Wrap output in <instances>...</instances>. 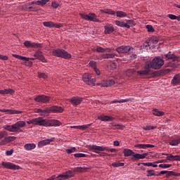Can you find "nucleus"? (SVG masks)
<instances>
[{
    "label": "nucleus",
    "mask_w": 180,
    "mask_h": 180,
    "mask_svg": "<svg viewBox=\"0 0 180 180\" xmlns=\"http://www.w3.org/2000/svg\"><path fill=\"white\" fill-rule=\"evenodd\" d=\"M164 65V60L161 57H155L152 61H147L145 63L144 70H139V75H148L151 72V68L153 70H160Z\"/></svg>",
    "instance_id": "nucleus-1"
},
{
    "label": "nucleus",
    "mask_w": 180,
    "mask_h": 180,
    "mask_svg": "<svg viewBox=\"0 0 180 180\" xmlns=\"http://www.w3.org/2000/svg\"><path fill=\"white\" fill-rule=\"evenodd\" d=\"M123 154L124 157L131 156V161H139V160H144V158L147 157V153H143L142 155L140 153L134 154V152H133V150L127 148L124 149Z\"/></svg>",
    "instance_id": "nucleus-2"
},
{
    "label": "nucleus",
    "mask_w": 180,
    "mask_h": 180,
    "mask_svg": "<svg viewBox=\"0 0 180 180\" xmlns=\"http://www.w3.org/2000/svg\"><path fill=\"white\" fill-rule=\"evenodd\" d=\"M52 55L54 56V57H60V58H71V54L61 49H53L52 51Z\"/></svg>",
    "instance_id": "nucleus-3"
},
{
    "label": "nucleus",
    "mask_w": 180,
    "mask_h": 180,
    "mask_svg": "<svg viewBox=\"0 0 180 180\" xmlns=\"http://www.w3.org/2000/svg\"><path fill=\"white\" fill-rule=\"evenodd\" d=\"M116 51L120 54H130V53H133V47L130 46H122L117 48Z\"/></svg>",
    "instance_id": "nucleus-4"
},
{
    "label": "nucleus",
    "mask_w": 180,
    "mask_h": 180,
    "mask_svg": "<svg viewBox=\"0 0 180 180\" xmlns=\"http://www.w3.org/2000/svg\"><path fill=\"white\" fill-rule=\"evenodd\" d=\"M82 19H84V20H88L89 22H99V20L96 18V15L94 13H90L89 15L80 13Z\"/></svg>",
    "instance_id": "nucleus-5"
},
{
    "label": "nucleus",
    "mask_w": 180,
    "mask_h": 180,
    "mask_svg": "<svg viewBox=\"0 0 180 180\" xmlns=\"http://www.w3.org/2000/svg\"><path fill=\"white\" fill-rule=\"evenodd\" d=\"M82 79L84 82L87 84V85H91V86H95V82L96 79L92 78V76L90 74L86 73L83 75Z\"/></svg>",
    "instance_id": "nucleus-6"
},
{
    "label": "nucleus",
    "mask_w": 180,
    "mask_h": 180,
    "mask_svg": "<svg viewBox=\"0 0 180 180\" xmlns=\"http://www.w3.org/2000/svg\"><path fill=\"white\" fill-rule=\"evenodd\" d=\"M50 99H51V97L49 96L38 95L34 98V101L39 103H49V102H50Z\"/></svg>",
    "instance_id": "nucleus-7"
},
{
    "label": "nucleus",
    "mask_w": 180,
    "mask_h": 180,
    "mask_svg": "<svg viewBox=\"0 0 180 180\" xmlns=\"http://www.w3.org/2000/svg\"><path fill=\"white\" fill-rule=\"evenodd\" d=\"M74 176V172L72 171L69 170L67 171L66 172H63L61 174H59L57 177V180H64V179H68L70 178H72Z\"/></svg>",
    "instance_id": "nucleus-8"
},
{
    "label": "nucleus",
    "mask_w": 180,
    "mask_h": 180,
    "mask_svg": "<svg viewBox=\"0 0 180 180\" xmlns=\"http://www.w3.org/2000/svg\"><path fill=\"white\" fill-rule=\"evenodd\" d=\"M1 165L6 169H20L19 165H16L11 162H2Z\"/></svg>",
    "instance_id": "nucleus-9"
},
{
    "label": "nucleus",
    "mask_w": 180,
    "mask_h": 180,
    "mask_svg": "<svg viewBox=\"0 0 180 180\" xmlns=\"http://www.w3.org/2000/svg\"><path fill=\"white\" fill-rule=\"evenodd\" d=\"M34 124L37 126H44L46 127L49 126V121L47 120L43 119V117L34 118Z\"/></svg>",
    "instance_id": "nucleus-10"
},
{
    "label": "nucleus",
    "mask_w": 180,
    "mask_h": 180,
    "mask_svg": "<svg viewBox=\"0 0 180 180\" xmlns=\"http://www.w3.org/2000/svg\"><path fill=\"white\" fill-rule=\"evenodd\" d=\"M13 124H14V127L15 129L16 133H23V131L21 129L22 127H25L26 126L25 122L18 121Z\"/></svg>",
    "instance_id": "nucleus-11"
},
{
    "label": "nucleus",
    "mask_w": 180,
    "mask_h": 180,
    "mask_svg": "<svg viewBox=\"0 0 180 180\" xmlns=\"http://www.w3.org/2000/svg\"><path fill=\"white\" fill-rule=\"evenodd\" d=\"M34 57H35L37 60L41 61V63H47V59L44 58V56H43V52L41 51H37L34 54Z\"/></svg>",
    "instance_id": "nucleus-12"
},
{
    "label": "nucleus",
    "mask_w": 180,
    "mask_h": 180,
    "mask_svg": "<svg viewBox=\"0 0 180 180\" xmlns=\"http://www.w3.org/2000/svg\"><path fill=\"white\" fill-rule=\"evenodd\" d=\"M50 113L52 112L53 113H63L64 112V108L61 106L58 105H53L49 108Z\"/></svg>",
    "instance_id": "nucleus-13"
},
{
    "label": "nucleus",
    "mask_w": 180,
    "mask_h": 180,
    "mask_svg": "<svg viewBox=\"0 0 180 180\" xmlns=\"http://www.w3.org/2000/svg\"><path fill=\"white\" fill-rule=\"evenodd\" d=\"M0 112L6 113L7 115H20V113H23V112L20 110L9 109H1L0 110Z\"/></svg>",
    "instance_id": "nucleus-14"
},
{
    "label": "nucleus",
    "mask_w": 180,
    "mask_h": 180,
    "mask_svg": "<svg viewBox=\"0 0 180 180\" xmlns=\"http://www.w3.org/2000/svg\"><path fill=\"white\" fill-rule=\"evenodd\" d=\"M72 105L73 106H78V105H80V103H82V98L76 96V97H72L71 99L69 100Z\"/></svg>",
    "instance_id": "nucleus-15"
},
{
    "label": "nucleus",
    "mask_w": 180,
    "mask_h": 180,
    "mask_svg": "<svg viewBox=\"0 0 180 180\" xmlns=\"http://www.w3.org/2000/svg\"><path fill=\"white\" fill-rule=\"evenodd\" d=\"M35 113H39L40 116H47L50 114V108L42 110L40 108L35 109Z\"/></svg>",
    "instance_id": "nucleus-16"
},
{
    "label": "nucleus",
    "mask_w": 180,
    "mask_h": 180,
    "mask_svg": "<svg viewBox=\"0 0 180 180\" xmlns=\"http://www.w3.org/2000/svg\"><path fill=\"white\" fill-rule=\"evenodd\" d=\"M24 46H25V47H32L33 49H34L36 47L37 48L41 47V44H37V43L32 42L30 41H25L24 42Z\"/></svg>",
    "instance_id": "nucleus-17"
},
{
    "label": "nucleus",
    "mask_w": 180,
    "mask_h": 180,
    "mask_svg": "<svg viewBox=\"0 0 180 180\" xmlns=\"http://www.w3.org/2000/svg\"><path fill=\"white\" fill-rule=\"evenodd\" d=\"M158 43V37L156 36H153L149 38V41H146L145 44V47H148V46H151V44H157Z\"/></svg>",
    "instance_id": "nucleus-18"
},
{
    "label": "nucleus",
    "mask_w": 180,
    "mask_h": 180,
    "mask_svg": "<svg viewBox=\"0 0 180 180\" xmlns=\"http://www.w3.org/2000/svg\"><path fill=\"white\" fill-rule=\"evenodd\" d=\"M90 150H93L94 153L99 154V151H105V148L103 146H98L96 145H91L89 146Z\"/></svg>",
    "instance_id": "nucleus-19"
},
{
    "label": "nucleus",
    "mask_w": 180,
    "mask_h": 180,
    "mask_svg": "<svg viewBox=\"0 0 180 180\" xmlns=\"http://www.w3.org/2000/svg\"><path fill=\"white\" fill-rule=\"evenodd\" d=\"M54 139H55V138H51L50 139L42 140V141L39 142L38 146L39 148H41V147H44V146H47V144H50V143H51V141H54Z\"/></svg>",
    "instance_id": "nucleus-20"
},
{
    "label": "nucleus",
    "mask_w": 180,
    "mask_h": 180,
    "mask_svg": "<svg viewBox=\"0 0 180 180\" xmlns=\"http://www.w3.org/2000/svg\"><path fill=\"white\" fill-rule=\"evenodd\" d=\"M15 140H16L15 136H6L3 139V143L4 146H6V144H9V143H12V141H15Z\"/></svg>",
    "instance_id": "nucleus-21"
},
{
    "label": "nucleus",
    "mask_w": 180,
    "mask_h": 180,
    "mask_svg": "<svg viewBox=\"0 0 180 180\" xmlns=\"http://www.w3.org/2000/svg\"><path fill=\"white\" fill-rule=\"evenodd\" d=\"M172 85H179L180 84V74H176L174 76L171 81Z\"/></svg>",
    "instance_id": "nucleus-22"
},
{
    "label": "nucleus",
    "mask_w": 180,
    "mask_h": 180,
    "mask_svg": "<svg viewBox=\"0 0 180 180\" xmlns=\"http://www.w3.org/2000/svg\"><path fill=\"white\" fill-rule=\"evenodd\" d=\"M165 58L166 60H172V61H178V57L175 54H172L171 52H169L165 55Z\"/></svg>",
    "instance_id": "nucleus-23"
},
{
    "label": "nucleus",
    "mask_w": 180,
    "mask_h": 180,
    "mask_svg": "<svg viewBox=\"0 0 180 180\" xmlns=\"http://www.w3.org/2000/svg\"><path fill=\"white\" fill-rule=\"evenodd\" d=\"M112 84H113V81L112 79H109L107 81H103L102 83H97V85L101 86L102 88L105 86H111Z\"/></svg>",
    "instance_id": "nucleus-24"
},
{
    "label": "nucleus",
    "mask_w": 180,
    "mask_h": 180,
    "mask_svg": "<svg viewBox=\"0 0 180 180\" xmlns=\"http://www.w3.org/2000/svg\"><path fill=\"white\" fill-rule=\"evenodd\" d=\"M4 130L10 131L11 133H16V129L15 128L14 124H13L12 125H4Z\"/></svg>",
    "instance_id": "nucleus-25"
},
{
    "label": "nucleus",
    "mask_w": 180,
    "mask_h": 180,
    "mask_svg": "<svg viewBox=\"0 0 180 180\" xmlns=\"http://www.w3.org/2000/svg\"><path fill=\"white\" fill-rule=\"evenodd\" d=\"M50 0H41L37 1H32L31 5H39L40 6H44L47 2H49Z\"/></svg>",
    "instance_id": "nucleus-26"
},
{
    "label": "nucleus",
    "mask_w": 180,
    "mask_h": 180,
    "mask_svg": "<svg viewBox=\"0 0 180 180\" xmlns=\"http://www.w3.org/2000/svg\"><path fill=\"white\" fill-rule=\"evenodd\" d=\"M24 148L27 151H31V150H34L36 148V144H34V143H26L24 146Z\"/></svg>",
    "instance_id": "nucleus-27"
},
{
    "label": "nucleus",
    "mask_w": 180,
    "mask_h": 180,
    "mask_svg": "<svg viewBox=\"0 0 180 180\" xmlns=\"http://www.w3.org/2000/svg\"><path fill=\"white\" fill-rule=\"evenodd\" d=\"M135 25L136 23L133 20H127L124 27H127V29H130V27H133V26H134Z\"/></svg>",
    "instance_id": "nucleus-28"
},
{
    "label": "nucleus",
    "mask_w": 180,
    "mask_h": 180,
    "mask_svg": "<svg viewBox=\"0 0 180 180\" xmlns=\"http://www.w3.org/2000/svg\"><path fill=\"white\" fill-rule=\"evenodd\" d=\"M135 147H136L137 148H153L154 147V145H151V144H136L135 145Z\"/></svg>",
    "instance_id": "nucleus-29"
},
{
    "label": "nucleus",
    "mask_w": 180,
    "mask_h": 180,
    "mask_svg": "<svg viewBox=\"0 0 180 180\" xmlns=\"http://www.w3.org/2000/svg\"><path fill=\"white\" fill-rule=\"evenodd\" d=\"M49 125H47V127L53 126L56 127L57 126H60L61 122L57 120H51L50 122H49Z\"/></svg>",
    "instance_id": "nucleus-30"
},
{
    "label": "nucleus",
    "mask_w": 180,
    "mask_h": 180,
    "mask_svg": "<svg viewBox=\"0 0 180 180\" xmlns=\"http://www.w3.org/2000/svg\"><path fill=\"white\" fill-rule=\"evenodd\" d=\"M153 115H154V116H164L165 115V112H162V111H160L158 110V109L155 108L153 110Z\"/></svg>",
    "instance_id": "nucleus-31"
},
{
    "label": "nucleus",
    "mask_w": 180,
    "mask_h": 180,
    "mask_svg": "<svg viewBox=\"0 0 180 180\" xmlns=\"http://www.w3.org/2000/svg\"><path fill=\"white\" fill-rule=\"evenodd\" d=\"M115 13H116V16L117 18H126L127 16V13H126V12L124 11H117L113 12V15H115Z\"/></svg>",
    "instance_id": "nucleus-32"
},
{
    "label": "nucleus",
    "mask_w": 180,
    "mask_h": 180,
    "mask_svg": "<svg viewBox=\"0 0 180 180\" xmlns=\"http://www.w3.org/2000/svg\"><path fill=\"white\" fill-rule=\"evenodd\" d=\"M98 119L102 122H110V120H112V117L108 115H101Z\"/></svg>",
    "instance_id": "nucleus-33"
},
{
    "label": "nucleus",
    "mask_w": 180,
    "mask_h": 180,
    "mask_svg": "<svg viewBox=\"0 0 180 180\" xmlns=\"http://www.w3.org/2000/svg\"><path fill=\"white\" fill-rule=\"evenodd\" d=\"M96 50L97 53H109V51H110V49H103L101 46H97Z\"/></svg>",
    "instance_id": "nucleus-34"
},
{
    "label": "nucleus",
    "mask_w": 180,
    "mask_h": 180,
    "mask_svg": "<svg viewBox=\"0 0 180 180\" xmlns=\"http://www.w3.org/2000/svg\"><path fill=\"white\" fill-rule=\"evenodd\" d=\"M147 174L146 176H157V174H155V171L154 169H148L146 170Z\"/></svg>",
    "instance_id": "nucleus-35"
},
{
    "label": "nucleus",
    "mask_w": 180,
    "mask_h": 180,
    "mask_svg": "<svg viewBox=\"0 0 180 180\" xmlns=\"http://www.w3.org/2000/svg\"><path fill=\"white\" fill-rule=\"evenodd\" d=\"M105 33L108 34H110V33H112L113 32V27L110 26V25H106L105 27Z\"/></svg>",
    "instance_id": "nucleus-36"
},
{
    "label": "nucleus",
    "mask_w": 180,
    "mask_h": 180,
    "mask_svg": "<svg viewBox=\"0 0 180 180\" xmlns=\"http://www.w3.org/2000/svg\"><path fill=\"white\" fill-rule=\"evenodd\" d=\"M13 57H15V58H18V60H23L24 61H29V60H30L29 58L21 56L16 54H13Z\"/></svg>",
    "instance_id": "nucleus-37"
},
{
    "label": "nucleus",
    "mask_w": 180,
    "mask_h": 180,
    "mask_svg": "<svg viewBox=\"0 0 180 180\" xmlns=\"http://www.w3.org/2000/svg\"><path fill=\"white\" fill-rule=\"evenodd\" d=\"M13 57H15V58H18V60H23L24 61H29V60H30L29 58L21 56L16 54H13Z\"/></svg>",
    "instance_id": "nucleus-38"
},
{
    "label": "nucleus",
    "mask_w": 180,
    "mask_h": 180,
    "mask_svg": "<svg viewBox=\"0 0 180 180\" xmlns=\"http://www.w3.org/2000/svg\"><path fill=\"white\" fill-rule=\"evenodd\" d=\"M142 165L145 167H153V168H157L158 167V165L153 164V162H143Z\"/></svg>",
    "instance_id": "nucleus-39"
},
{
    "label": "nucleus",
    "mask_w": 180,
    "mask_h": 180,
    "mask_svg": "<svg viewBox=\"0 0 180 180\" xmlns=\"http://www.w3.org/2000/svg\"><path fill=\"white\" fill-rule=\"evenodd\" d=\"M180 143V138L179 139L173 140L169 142V146H178Z\"/></svg>",
    "instance_id": "nucleus-40"
},
{
    "label": "nucleus",
    "mask_w": 180,
    "mask_h": 180,
    "mask_svg": "<svg viewBox=\"0 0 180 180\" xmlns=\"http://www.w3.org/2000/svg\"><path fill=\"white\" fill-rule=\"evenodd\" d=\"M12 94H15V90L12 89H4V95H12Z\"/></svg>",
    "instance_id": "nucleus-41"
},
{
    "label": "nucleus",
    "mask_w": 180,
    "mask_h": 180,
    "mask_svg": "<svg viewBox=\"0 0 180 180\" xmlns=\"http://www.w3.org/2000/svg\"><path fill=\"white\" fill-rule=\"evenodd\" d=\"M44 26H45L46 27H53V26L54 25V22L49 21V22H43Z\"/></svg>",
    "instance_id": "nucleus-42"
},
{
    "label": "nucleus",
    "mask_w": 180,
    "mask_h": 180,
    "mask_svg": "<svg viewBox=\"0 0 180 180\" xmlns=\"http://www.w3.org/2000/svg\"><path fill=\"white\" fill-rule=\"evenodd\" d=\"M115 25L120 27H124L125 22L120 20H115Z\"/></svg>",
    "instance_id": "nucleus-43"
},
{
    "label": "nucleus",
    "mask_w": 180,
    "mask_h": 180,
    "mask_svg": "<svg viewBox=\"0 0 180 180\" xmlns=\"http://www.w3.org/2000/svg\"><path fill=\"white\" fill-rule=\"evenodd\" d=\"M114 129H117V130H123L124 129V125L123 124H114Z\"/></svg>",
    "instance_id": "nucleus-44"
},
{
    "label": "nucleus",
    "mask_w": 180,
    "mask_h": 180,
    "mask_svg": "<svg viewBox=\"0 0 180 180\" xmlns=\"http://www.w3.org/2000/svg\"><path fill=\"white\" fill-rule=\"evenodd\" d=\"M74 157H75L76 158H84L86 157V155L84 153H75L74 154Z\"/></svg>",
    "instance_id": "nucleus-45"
},
{
    "label": "nucleus",
    "mask_w": 180,
    "mask_h": 180,
    "mask_svg": "<svg viewBox=\"0 0 180 180\" xmlns=\"http://www.w3.org/2000/svg\"><path fill=\"white\" fill-rule=\"evenodd\" d=\"M160 168H171V167H172V165L171 164H161L159 165Z\"/></svg>",
    "instance_id": "nucleus-46"
},
{
    "label": "nucleus",
    "mask_w": 180,
    "mask_h": 180,
    "mask_svg": "<svg viewBox=\"0 0 180 180\" xmlns=\"http://www.w3.org/2000/svg\"><path fill=\"white\" fill-rule=\"evenodd\" d=\"M75 151H77V148H75V147H72L70 149L66 150V153L68 154H71L72 153H75Z\"/></svg>",
    "instance_id": "nucleus-47"
},
{
    "label": "nucleus",
    "mask_w": 180,
    "mask_h": 180,
    "mask_svg": "<svg viewBox=\"0 0 180 180\" xmlns=\"http://www.w3.org/2000/svg\"><path fill=\"white\" fill-rule=\"evenodd\" d=\"M91 126H92V124L80 125V130H86V129H89V127H91Z\"/></svg>",
    "instance_id": "nucleus-48"
},
{
    "label": "nucleus",
    "mask_w": 180,
    "mask_h": 180,
    "mask_svg": "<svg viewBox=\"0 0 180 180\" xmlns=\"http://www.w3.org/2000/svg\"><path fill=\"white\" fill-rule=\"evenodd\" d=\"M6 136H8V132H6V131H0V140H1V139H5Z\"/></svg>",
    "instance_id": "nucleus-49"
},
{
    "label": "nucleus",
    "mask_w": 180,
    "mask_h": 180,
    "mask_svg": "<svg viewBox=\"0 0 180 180\" xmlns=\"http://www.w3.org/2000/svg\"><path fill=\"white\" fill-rule=\"evenodd\" d=\"M85 167H76L73 169L74 172H83Z\"/></svg>",
    "instance_id": "nucleus-50"
},
{
    "label": "nucleus",
    "mask_w": 180,
    "mask_h": 180,
    "mask_svg": "<svg viewBox=\"0 0 180 180\" xmlns=\"http://www.w3.org/2000/svg\"><path fill=\"white\" fill-rule=\"evenodd\" d=\"M39 77V78H43L44 79H46L47 78V74L46 73H41V72H39L38 73Z\"/></svg>",
    "instance_id": "nucleus-51"
},
{
    "label": "nucleus",
    "mask_w": 180,
    "mask_h": 180,
    "mask_svg": "<svg viewBox=\"0 0 180 180\" xmlns=\"http://www.w3.org/2000/svg\"><path fill=\"white\" fill-rule=\"evenodd\" d=\"M124 165V163L123 162H115L114 164H113V167H123Z\"/></svg>",
    "instance_id": "nucleus-52"
},
{
    "label": "nucleus",
    "mask_w": 180,
    "mask_h": 180,
    "mask_svg": "<svg viewBox=\"0 0 180 180\" xmlns=\"http://www.w3.org/2000/svg\"><path fill=\"white\" fill-rule=\"evenodd\" d=\"M177 17L176 15H174V14H169L167 15V18H169V19H171L172 20H176L177 19Z\"/></svg>",
    "instance_id": "nucleus-53"
},
{
    "label": "nucleus",
    "mask_w": 180,
    "mask_h": 180,
    "mask_svg": "<svg viewBox=\"0 0 180 180\" xmlns=\"http://www.w3.org/2000/svg\"><path fill=\"white\" fill-rule=\"evenodd\" d=\"M89 65L91 68L96 69V62L91 60L89 62Z\"/></svg>",
    "instance_id": "nucleus-54"
},
{
    "label": "nucleus",
    "mask_w": 180,
    "mask_h": 180,
    "mask_svg": "<svg viewBox=\"0 0 180 180\" xmlns=\"http://www.w3.org/2000/svg\"><path fill=\"white\" fill-rule=\"evenodd\" d=\"M103 58H113V55L110 53L103 54L102 56Z\"/></svg>",
    "instance_id": "nucleus-55"
},
{
    "label": "nucleus",
    "mask_w": 180,
    "mask_h": 180,
    "mask_svg": "<svg viewBox=\"0 0 180 180\" xmlns=\"http://www.w3.org/2000/svg\"><path fill=\"white\" fill-rule=\"evenodd\" d=\"M146 29H147L148 32H154V28L153 27V25H147Z\"/></svg>",
    "instance_id": "nucleus-56"
},
{
    "label": "nucleus",
    "mask_w": 180,
    "mask_h": 180,
    "mask_svg": "<svg viewBox=\"0 0 180 180\" xmlns=\"http://www.w3.org/2000/svg\"><path fill=\"white\" fill-rule=\"evenodd\" d=\"M166 155H167V160L168 161H174V155L172 154H166Z\"/></svg>",
    "instance_id": "nucleus-57"
},
{
    "label": "nucleus",
    "mask_w": 180,
    "mask_h": 180,
    "mask_svg": "<svg viewBox=\"0 0 180 180\" xmlns=\"http://www.w3.org/2000/svg\"><path fill=\"white\" fill-rule=\"evenodd\" d=\"M38 8L36 6H30L28 7V11H31V12H36V11H37Z\"/></svg>",
    "instance_id": "nucleus-58"
},
{
    "label": "nucleus",
    "mask_w": 180,
    "mask_h": 180,
    "mask_svg": "<svg viewBox=\"0 0 180 180\" xmlns=\"http://www.w3.org/2000/svg\"><path fill=\"white\" fill-rule=\"evenodd\" d=\"M9 58L8 56L0 54V60H2L3 61H6Z\"/></svg>",
    "instance_id": "nucleus-59"
},
{
    "label": "nucleus",
    "mask_w": 180,
    "mask_h": 180,
    "mask_svg": "<svg viewBox=\"0 0 180 180\" xmlns=\"http://www.w3.org/2000/svg\"><path fill=\"white\" fill-rule=\"evenodd\" d=\"M13 149H11L10 150H6V155H7V156H11V155H12V154H13Z\"/></svg>",
    "instance_id": "nucleus-60"
},
{
    "label": "nucleus",
    "mask_w": 180,
    "mask_h": 180,
    "mask_svg": "<svg viewBox=\"0 0 180 180\" xmlns=\"http://www.w3.org/2000/svg\"><path fill=\"white\" fill-rule=\"evenodd\" d=\"M124 102H127V100H114L113 103H124Z\"/></svg>",
    "instance_id": "nucleus-61"
},
{
    "label": "nucleus",
    "mask_w": 180,
    "mask_h": 180,
    "mask_svg": "<svg viewBox=\"0 0 180 180\" xmlns=\"http://www.w3.org/2000/svg\"><path fill=\"white\" fill-rule=\"evenodd\" d=\"M53 27H56L57 29H59V27H63V24L53 22Z\"/></svg>",
    "instance_id": "nucleus-62"
},
{
    "label": "nucleus",
    "mask_w": 180,
    "mask_h": 180,
    "mask_svg": "<svg viewBox=\"0 0 180 180\" xmlns=\"http://www.w3.org/2000/svg\"><path fill=\"white\" fill-rule=\"evenodd\" d=\"M174 175V172L172 171H167V173H166V177L168 178L169 176H173Z\"/></svg>",
    "instance_id": "nucleus-63"
},
{
    "label": "nucleus",
    "mask_w": 180,
    "mask_h": 180,
    "mask_svg": "<svg viewBox=\"0 0 180 180\" xmlns=\"http://www.w3.org/2000/svg\"><path fill=\"white\" fill-rule=\"evenodd\" d=\"M60 4H58V3H57L56 1H53L52 2V4H51V6L53 7V8H58V6H59Z\"/></svg>",
    "instance_id": "nucleus-64"
}]
</instances>
